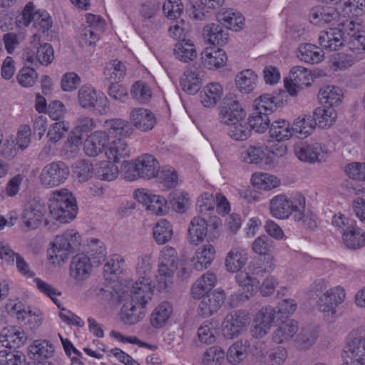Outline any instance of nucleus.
Instances as JSON below:
<instances>
[{
  "instance_id": "1",
  "label": "nucleus",
  "mask_w": 365,
  "mask_h": 365,
  "mask_svg": "<svg viewBox=\"0 0 365 365\" xmlns=\"http://www.w3.org/2000/svg\"><path fill=\"white\" fill-rule=\"evenodd\" d=\"M153 294L152 286L149 279L135 283L130 290L131 300L124 304L120 310V319L128 324L138 322L145 315V306Z\"/></svg>"
},
{
  "instance_id": "2",
  "label": "nucleus",
  "mask_w": 365,
  "mask_h": 365,
  "mask_svg": "<svg viewBox=\"0 0 365 365\" xmlns=\"http://www.w3.org/2000/svg\"><path fill=\"white\" fill-rule=\"evenodd\" d=\"M81 245V235L74 230H67L62 235L56 236L52 247L48 251L53 264L60 265L68 256L78 250Z\"/></svg>"
},
{
  "instance_id": "3",
  "label": "nucleus",
  "mask_w": 365,
  "mask_h": 365,
  "mask_svg": "<svg viewBox=\"0 0 365 365\" xmlns=\"http://www.w3.org/2000/svg\"><path fill=\"white\" fill-rule=\"evenodd\" d=\"M48 207L51 217L61 223L73 220L78 210L75 197L66 189L55 192Z\"/></svg>"
},
{
  "instance_id": "4",
  "label": "nucleus",
  "mask_w": 365,
  "mask_h": 365,
  "mask_svg": "<svg viewBox=\"0 0 365 365\" xmlns=\"http://www.w3.org/2000/svg\"><path fill=\"white\" fill-rule=\"evenodd\" d=\"M127 170L125 178L129 181H133L142 178L150 179L155 177L160 172V164L158 160L150 154H143L135 160L134 163H129L125 165Z\"/></svg>"
},
{
  "instance_id": "5",
  "label": "nucleus",
  "mask_w": 365,
  "mask_h": 365,
  "mask_svg": "<svg viewBox=\"0 0 365 365\" xmlns=\"http://www.w3.org/2000/svg\"><path fill=\"white\" fill-rule=\"evenodd\" d=\"M305 208V197L301 194L288 198L284 195L274 197L269 202L272 215L278 219H286L298 209Z\"/></svg>"
},
{
  "instance_id": "6",
  "label": "nucleus",
  "mask_w": 365,
  "mask_h": 365,
  "mask_svg": "<svg viewBox=\"0 0 365 365\" xmlns=\"http://www.w3.org/2000/svg\"><path fill=\"white\" fill-rule=\"evenodd\" d=\"M342 365H364L365 364V336L357 330L351 331L342 356Z\"/></svg>"
},
{
  "instance_id": "7",
  "label": "nucleus",
  "mask_w": 365,
  "mask_h": 365,
  "mask_svg": "<svg viewBox=\"0 0 365 365\" xmlns=\"http://www.w3.org/2000/svg\"><path fill=\"white\" fill-rule=\"evenodd\" d=\"M34 48H27L22 56L24 61L27 63H34L36 60L43 66H48L54 59L53 47L47 43H41L40 36L35 34L32 36L31 41Z\"/></svg>"
},
{
  "instance_id": "8",
  "label": "nucleus",
  "mask_w": 365,
  "mask_h": 365,
  "mask_svg": "<svg viewBox=\"0 0 365 365\" xmlns=\"http://www.w3.org/2000/svg\"><path fill=\"white\" fill-rule=\"evenodd\" d=\"M69 173V168L64 162H52L43 168L39 181L46 187H56L68 178Z\"/></svg>"
},
{
  "instance_id": "9",
  "label": "nucleus",
  "mask_w": 365,
  "mask_h": 365,
  "mask_svg": "<svg viewBox=\"0 0 365 365\" xmlns=\"http://www.w3.org/2000/svg\"><path fill=\"white\" fill-rule=\"evenodd\" d=\"M345 298V292L342 287H336L324 292L319 298V309L322 312L327 320L331 323L336 319V307Z\"/></svg>"
},
{
  "instance_id": "10",
  "label": "nucleus",
  "mask_w": 365,
  "mask_h": 365,
  "mask_svg": "<svg viewBox=\"0 0 365 365\" xmlns=\"http://www.w3.org/2000/svg\"><path fill=\"white\" fill-rule=\"evenodd\" d=\"M246 113L242 108L237 96L229 93L223 99L222 105L220 107L219 120L221 123L227 125H235L243 118Z\"/></svg>"
},
{
  "instance_id": "11",
  "label": "nucleus",
  "mask_w": 365,
  "mask_h": 365,
  "mask_svg": "<svg viewBox=\"0 0 365 365\" xmlns=\"http://www.w3.org/2000/svg\"><path fill=\"white\" fill-rule=\"evenodd\" d=\"M78 101L82 108L96 110L101 115L107 113L110 108L107 98L98 96L91 86L85 85L80 88L78 92Z\"/></svg>"
},
{
  "instance_id": "12",
  "label": "nucleus",
  "mask_w": 365,
  "mask_h": 365,
  "mask_svg": "<svg viewBox=\"0 0 365 365\" xmlns=\"http://www.w3.org/2000/svg\"><path fill=\"white\" fill-rule=\"evenodd\" d=\"M178 259L175 249L165 248L161 252L160 262L159 264V287L166 289L168 282L173 277L178 269Z\"/></svg>"
},
{
  "instance_id": "13",
  "label": "nucleus",
  "mask_w": 365,
  "mask_h": 365,
  "mask_svg": "<svg viewBox=\"0 0 365 365\" xmlns=\"http://www.w3.org/2000/svg\"><path fill=\"white\" fill-rule=\"evenodd\" d=\"M86 22L88 25L82 30L81 43L89 46H95L101 34L104 31L105 21L98 15L88 14Z\"/></svg>"
},
{
  "instance_id": "14",
  "label": "nucleus",
  "mask_w": 365,
  "mask_h": 365,
  "mask_svg": "<svg viewBox=\"0 0 365 365\" xmlns=\"http://www.w3.org/2000/svg\"><path fill=\"white\" fill-rule=\"evenodd\" d=\"M46 211L45 205L40 200L36 198L29 200L21 215L24 225L29 229L37 228L41 224Z\"/></svg>"
},
{
  "instance_id": "15",
  "label": "nucleus",
  "mask_w": 365,
  "mask_h": 365,
  "mask_svg": "<svg viewBox=\"0 0 365 365\" xmlns=\"http://www.w3.org/2000/svg\"><path fill=\"white\" fill-rule=\"evenodd\" d=\"M249 320L248 314L242 310L228 314L222 322V334L228 339L238 336Z\"/></svg>"
},
{
  "instance_id": "16",
  "label": "nucleus",
  "mask_w": 365,
  "mask_h": 365,
  "mask_svg": "<svg viewBox=\"0 0 365 365\" xmlns=\"http://www.w3.org/2000/svg\"><path fill=\"white\" fill-rule=\"evenodd\" d=\"M294 154L301 161L313 163L324 158V149L321 143L299 142L294 145Z\"/></svg>"
},
{
  "instance_id": "17",
  "label": "nucleus",
  "mask_w": 365,
  "mask_h": 365,
  "mask_svg": "<svg viewBox=\"0 0 365 365\" xmlns=\"http://www.w3.org/2000/svg\"><path fill=\"white\" fill-rule=\"evenodd\" d=\"M289 75L290 80H284V88H286L285 91L292 96L297 95V88H303L311 85V73L302 66H293L290 70Z\"/></svg>"
},
{
  "instance_id": "18",
  "label": "nucleus",
  "mask_w": 365,
  "mask_h": 365,
  "mask_svg": "<svg viewBox=\"0 0 365 365\" xmlns=\"http://www.w3.org/2000/svg\"><path fill=\"white\" fill-rule=\"evenodd\" d=\"M135 197L153 215H162L167 212V200L163 197L151 195L142 189L135 192Z\"/></svg>"
},
{
  "instance_id": "19",
  "label": "nucleus",
  "mask_w": 365,
  "mask_h": 365,
  "mask_svg": "<svg viewBox=\"0 0 365 365\" xmlns=\"http://www.w3.org/2000/svg\"><path fill=\"white\" fill-rule=\"evenodd\" d=\"M225 300L223 291L215 290L203 296L197 307V313L202 317H208L215 314Z\"/></svg>"
},
{
  "instance_id": "20",
  "label": "nucleus",
  "mask_w": 365,
  "mask_h": 365,
  "mask_svg": "<svg viewBox=\"0 0 365 365\" xmlns=\"http://www.w3.org/2000/svg\"><path fill=\"white\" fill-rule=\"evenodd\" d=\"M286 91L279 90L274 92L272 94H263L258 97L254 101L255 110L263 112V113H273L278 107L283 105L284 96H286Z\"/></svg>"
},
{
  "instance_id": "21",
  "label": "nucleus",
  "mask_w": 365,
  "mask_h": 365,
  "mask_svg": "<svg viewBox=\"0 0 365 365\" xmlns=\"http://www.w3.org/2000/svg\"><path fill=\"white\" fill-rule=\"evenodd\" d=\"M130 120L132 126L142 132L151 130L156 124L155 115L144 108L133 109L130 113Z\"/></svg>"
},
{
  "instance_id": "22",
  "label": "nucleus",
  "mask_w": 365,
  "mask_h": 365,
  "mask_svg": "<svg viewBox=\"0 0 365 365\" xmlns=\"http://www.w3.org/2000/svg\"><path fill=\"white\" fill-rule=\"evenodd\" d=\"M340 29H333L329 31L322 32L319 37L320 46L329 51H336L342 46L344 41L348 42V37L344 31V23Z\"/></svg>"
},
{
  "instance_id": "23",
  "label": "nucleus",
  "mask_w": 365,
  "mask_h": 365,
  "mask_svg": "<svg viewBox=\"0 0 365 365\" xmlns=\"http://www.w3.org/2000/svg\"><path fill=\"white\" fill-rule=\"evenodd\" d=\"M339 13L336 9L329 6H316L309 12V21L316 25L334 24L338 21Z\"/></svg>"
},
{
  "instance_id": "24",
  "label": "nucleus",
  "mask_w": 365,
  "mask_h": 365,
  "mask_svg": "<svg viewBox=\"0 0 365 365\" xmlns=\"http://www.w3.org/2000/svg\"><path fill=\"white\" fill-rule=\"evenodd\" d=\"M108 136L104 131H96L91 134L84 141L83 150L89 157H96L101 153L108 143Z\"/></svg>"
},
{
  "instance_id": "25",
  "label": "nucleus",
  "mask_w": 365,
  "mask_h": 365,
  "mask_svg": "<svg viewBox=\"0 0 365 365\" xmlns=\"http://www.w3.org/2000/svg\"><path fill=\"white\" fill-rule=\"evenodd\" d=\"M344 32L347 35L351 48L365 50V30L361 29L360 24L347 20L344 22Z\"/></svg>"
},
{
  "instance_id": "26",
  "label": "nucleus",
  "mask_w": 365,
  "mask_h": 365,
  "mask_svg": "<svg viewBox=\"0 0 365 365\" xmlns=\"http://www.w3.org/2000/svg\"><path fill=\"white\" fill-rule=\"evenodd\" d=\"M92 270L90 258L83 254L74 256L72 259L70 271L71 275L76 280H84L88 278Z\"/></svg>"
},
{
  "instance_id": "27",
  "label": "nucleus",
  "mask_w": 365,
  "mask_h": 365,
  "mask_svg": "<svg viewBox=\"0 0 365 365\" xmlns=\"http://www.w3.org/2000/svg\"><path fill=\"white\" fill-rule=\"evenodd\" d=\"M217 21L226 29L238 31L243 28L245 18L232 9L220 11L216 15Z\"/></svg>"
},
{
  "instance_id": "28",
  "label": "nucleus",
  "mask_w": 365,
  "mask_h": 365,
  "mask_svg": "<svg viewBox=\"0 0 365 365\" xmlns=\"http://www.w3.org/2000/svg\"><path fill=\"white\" fill-rule=\"evenodd\" d=\"M207 222L201 217H195L190 222L187 240L190 243L197 245L202 242L207 233Z\"/></svg>"
},
{
  "instance_id": "29",
  "label": "nucleus",
  "mask_w": 365,
  "mask_h": 365,
  "mask_svg": "<svg viewBox=\"0 0 365 365\" xmlns=\"http://www.w3.org/2000/svg\"><path fill=\"white\" fill-rule=\"evenodd\" d=\"M104 127L110 135L119 138H129L134 131L131 123L122 118L106 120Z\"/></svg>"
},
{
  "instance_id": "30",
  "label": "nucleus",
  "mask_w": 365,
  "mask_h": 365,
  "mask_svg": "<svg viewBox=\"0 0 365 365\" xmlns=\"http://www.w3.org/2000/svg\"><path fill=\"white\" fill-rule=\"evenodd\" d=\"M202 62L208 69L223 67L227 61L226 53L222 49L206 48L202 53Z\"/></svg>"
},
{
  "instance_id": "31",
  "label": "nucleus",
  "mask_w": 365,
  "mask_h": 365,
  "mask_svg": "<svg viewBox=\"0 0 365 365\" xmlns=\"http://www.w3.org/2000/svg\"><path fill=\"white\" fill-rule=\"evenodd\" d=\"M95 125L92 118L81 117L78 118L76 127L73 130L71 135L68 138L67 143L78 146L81 143L83 134L91 131Z\"/></svg>"
},
{
  "instance_id": "32",
  "label": "nucleus",
  "mask_w": 365,
  "mask_h": 365,
  "mask_svg": "<svg viewBox=\"0 0 365 365\" xmlns=\"http://www.w3.org/2000/svg\"><path fill=\"white\" fill-rule=\"evenodd\" d=\"M297 57L305 63L316 64L324 58L321 48L312 43H302L297 48Z\"/></svg>"
},
{
  "instance_id": "33",
  "label": "nucleus",
  "mask_w": 365,
  "mask_h": 365,
  "mask_svg": "<svg viewBox=\"0 0 365 365\" xmlns=\"http://www.w3.org/2000/svg\"><path fill=\"white\" fill-rule=\"evenodd\" d=\"M129 154L130 149L128 145L121 138L112 141L106 151L108 158L115 163H120L123 160L124 163L128 164V163L125 160V158L129 157Z\"/></svg>"
},
{
  "instance_id": "34",
  "label": "nucleus",
  "mask_w": 365,
  "mask_h": 365,
  "mask_svg": "<svg viewBox=\"0 0 365 365\" xmlns=\"http://www.w3.org/2000/svg\"><path fill=\"white\" fill-rule=\"evenodd\" d=\"M216 282L215 275L210 272L204 274L200 278L196 280L192 285L191 294L195 299H201L215 286Z\"/></svg>"
},
{
  "instance_id": "35",
  "label": "nucleus",
  "mask_w": 365,
  "mask_h": 365,
  "mask_svg": "<svg viewBox=\"0 0 365 365\" xmlns=\"http://www.w3.org/2000/svg\"><path fill=\"white\" fill-rule=\"evenodd\" d=\"M269 135L277 142L290 139L294 135L293 127L285 120H274L269 126Z\"/></svg>"
},
{
  "instance_id": "36",
  "label": "nucleus",
  "mask_w": 365,
  "mask_h": 365,
  "mask_svg": "<svg viewBox=\"0 0 365 365\" xmlns=\"http://www.w3.org/2000/svg\"><path fill=\"white\" fill-rule=\"evenodd\" d=\"M222 95L221 85L218 83H210L204 88L203 93H200V102L205 107H214L221 100Z\"/></svg>"
},
{
  "instance_id": "37",
  "label": "nucleus",
  "mask_w": 365,
  "mask_h": 365,
  "mask_svg": "<svg viewBox=\"0 0 365 365\" xmlns=\"http://www.w3.org/2000/svg\"><path fill=\"white\" fill-rule=\"evenodd\" d=\"M204 38L212 45L223 46L228 41V34L219 24H209L202 31Z\"/></svg>"
},
{
  "instance_id": "38",
  "label": "nucleus",
  "mask_w": 365,
  "mask_h": 365,
  "mask_svg": "<svg viewBox=\"0 0 365 365\" xmlns=\"http://www.w3.org/2000/svg\"><path fill=\"white\" fill-rule=\"evenodd\" d=\"M247 255L245 250L236 247L232 249L227 255L225 266L231 272H238L246 264Z\"/></svg>"
},
{
  "instance_id": "39",
  "label": "nucleus",
  "mask_w": 365,
  "mask_h": 365,
  "mask_svg": "<svg viewBox=\"0 0 365 365\" xmlns=\"http://www.w3.org/2000/svg\"><path fill=\"white\" fill-rule=\"evenodd\" d=\"M337 117L336 110L331 106L324 105L317 108L313 112L312 118L317 125L322 128H329L334 124Z\"/></svg>"
},
{
  "instance_id": "40",
  "label": "nucleus",
  "mask_w": 365,
  "mask_h": 365,
  "mask_svg": "<svg viewBox=\"0 0 365 365\" xmlns=\"http://www.w3.org/2000/svg\"><path fill=\"white\" fill-rule=\"evenodd\" d=\"M318 336V331L314 327H302L294 339V345L299 350H307L316 342Z\"/></svg>"
},
{
  "instance_id": "41",
  "label": "nucleus",
  "mask_w": 365,
  "mask_h": 365,
  "mask_svg": "<svg viewBox=\"0 0 365 365\" xmlns=\"http://www.w3.org/2000/svg\"><path fill=\"white\" fill-rule=\"evenodd\" d=\"M298 330L297 322L291 319L282 322L274 331L272 340L277 344L289 341Z\"/></svg>"
},
{
  "instance_id": "42",
  "label": "nucleus",
  "mask_w": 365,
  "mask_h": 365,
  "mask_svg": "<svg viewBox=\"0 0 365 365\" xmlns=\"http://www.w3.org/2000/svg\"><path fill=\"white\" fill-rule=\"evenodd\" d=\"M1 336L5 338L1 340L6 348L16 349L24 344L26 341V336L24 331H19L14 327L10 329H4L1 332Z\"/></svg>"
},
{
  "instance_id": "43",
  "label": "nucleus",
  "mask_w": 365,
  "mask_h": 365,
  "mask_svg": "<svg viewBox=\"0 0 365 365\" xmlns=\"http://www.w3.org/2000/svg\"><path fill=\"white\" fill-rule=\"evenodd\" d=\"M250 344L247 340H239L228 349L227 359L232 364H238L247 356Z\"/></svg>"
},
{
  "instance_id": "44",
  "label": "nucleus",
  "mask_w": 365,
  "mask_h": 365,
  "mask_svg": "<svg viewBox=\"0 0 365 365\" xmlns=\"http://www.w3.org/2000/svg\"><path fill=\"white\" fill-rule=\"evenodd\" d=\"M173 312L172 305L167 302L160 304L153 311L150 316V323L155 328L163 327Z\"/></svg>"
},
{
  "instance_id": "45",
  "label": "nucleus",
  "mask_w": 365,
  "mask_h": 365,
  "mask_svg": "<svg viewBox=\"0 0 365 365\" xmlns=\"http://www.w3.org/2000/svg\"><path fill=\"white\" fill-rule=\"evenodd\" d=\"M174 54L180 61L187 63L196 58L197 51L195 45L190 40H187L175 44Z\"/></svg>"
},
{
  "instance_id": "46",
  "label": "nucleus",
  "mask_w": 365,
  "mask_h": 365,
  "mask_svg": "<svg viewBox=\"0 0 365 365\" xmlns=\"http://www.w3.org/2000/svg\"><path fill=\"white\" fill-rule=\"evenodd\" d=\"M155 241L158 245H164L173 237V229L170 223L165 219L159 220L153 229Z\"/></svg>"
},
{
  "instance_id": "47",
  "label": "nucleus",
  "mask_w": 365,
  "mask_h": 365,
  "mask_svg": "<svg viewBox=\"0 0 365 365\" xmlns=\"http://www.w3.org/2000/svg\"><path fill=\"white\" fill-rule=\"evenodd\" d=\"M257 76L251 70H245L236 76V86L242 93H250L255 86Z\"/></svg>"
},
{
  "instance_id": "48",
  "label": "nucleus",
  "mask_w": 365,
  "mask_h": 365,
  "mask_svg": "<svg viewBox=\"0 0 365 365\" xmlns=\"http://www.w3.org/2000/svg\"><path fill=\"white\" fill-rule=\"evenodd\" d=\"M94 173L101 180L112 181L118 175V167L110 161H101L96 165Z\"/></svg>"
},
{
  "instance_id": "49",
  "label": "nucleus",
  "mask_w": 365,
  "mask_h": 365,
  "mask_svg": "<svg viewBox=\"0 0 365 365\" xmlns=\"http://www.w3.org/2000/svg\"><path fill=\"white\" fill-rule=\"evenodd\" d=\"M251 181L255 187L263 190H271L280 184L279 180L276 176L262 173L253 174Z\"/></svg>"
},
{
  "instance_id": "50",
  "label": "nucleus",
  "mask_w": 365,
  "mask_h": 365,
  "mask_svg": "<svg viewBox=\"0 0 365 365\" xmlns=\"http://www.w3.org/2000/svg\"><path fill=\"white\" fill-rule=\"evenodd\" d=\"M215 256V250L212 245H205L196 252L197 261L194 263V267L197 270L206 269L213 261Z\"/></svg>"
},
{
  "instance_id": "51",
  "label": "nucleus",
  "mask_w": 365,
  "mask_h": 365,
  "mask_svg": "<svg viewBox=\"0 0 365 365\" xmlns=\"http://www.w3.org/2000/svg\"><path fill=\"white\" fill-rule=\"evenodd\" d=\"M342 95L338 87L328 86L319 90L318 98L322 104L334 108L341 102Z\"/></svg>"
},
{
  "instance_id": "52",
  "label": "nucleus",
  "mask_w": 365,
  "mask_h": 365,
  "mask_svg": "<svg viewBox=\"0 0 365 365\" xmlns=\"http://www.w3.org/2000/svg\"><path fill=\"white\" fill-rule=\"evenodd\" d=\"M126 70V66L123 62L115 59L106 63L103 74L108 79L117 82L124 78Z\"/></svg>"
},
{
  "instance_id": "53",
  "label": "nucleus",
  "mask_w": 365,
  "mask_h": 365,
  "mask_svg": "<svg viewBox=\"0 0 365 365\" xmlns=\"http://www.w3.org/2000/svg\"><path fill=\"white\" fill-rule=\"evenodd\" d=\"M264 150H267V146L260 145H250L241 153L242 160L249 164H258L265 157Z\"/></svg>"
},
{
  "instance_id": "54",
  "label": "nucleus",
  "mask_w": 365,
  "mask_h": 365,
  "mask_svg": "<svg viewBox=\"0 0 365 365\" xmlns=\"http://www.w3.org/2000/svg\"><path fill=\"white\" fill-rule=\"evenodd\" d=\"M180 86L187 94L194 95L199 91L201 81L196 73L187 71L180 78Z\"/></svg>"
},
{
  "instance_id": "55",
  "label": "nucleus",
  "mask_w": 365,
  "mask_h": 365,
  "mask_svg": "<svg viewBox=\"0 0 365 365\" xmlns=\"http://www.w3.org/2000/svg\"><path fill=\"white\" fill-rule=\"evenodd\" d=\"M342 240L349 249L356 250L365 244V235L360 228L356 227L350 232L343 233Z\"/></svg>"
},
{
  "instance_id": "56",
  "label": "nucleus",
  "mask_w": 365,
  "mask_h": 365,
  "mask_svg": "<svg viewBox=\"0 0 365 365\" xmlns=\"http://www.w3.org/2000/svg\"><path fill=\"white\" fill-rule=\"evenodd\" d=\"M317 125L316 120L310 115H303L298 117L294 122L293 130L294 133L304 135L311 134Z\"/></svg>"
},
{
  "instance_id": "57",
  "label": "nucleus",
  "mask_w": 365,
  "mask_h": 365,
  "mask_svg": "<svg viewBox=\"0 0 365 365\" xmlns=\"http://www.w3.org/2000/svg\"><path fill=\"white\" fill-rule=\"evenodd\" d=\"M125 268V260L119 255H113L105 264L104 274L111 279L112 275L118 276L123 274Z\"/></svg>"
},
{
  "instance_id": "58",
  "label": "nucleus",
  "mask_w": 365,
  "mask_h": 365,
  "mask_svg": "<svg viewBox=\"0 0 365 365\" xmlns=\"http://www.w3.org/2000/svg\"><path fill=\"white\" fill-rule=\"evenodd\" d=\"M270 120L268 117V113H263V112L255 111L250 116L248 119V124L250 128L253 129L255 132L262 133L269 128Z\"/></svg>"
},
{
  "instance_id": "59",
  "label": "nucleus",
  "mask_w": 365,
  "mask_h": 365,
  "mask_svg": "<svg viewBox=\"0 0 365 365\" xmlns=\"http://www.w3.org/2000/svg\"><path fill=\"white\" fill-rule=\"evenodd\" d=\"M130 94L139 103H147L151 98V90L145 83L138 81L133 84Z\"/></svg>"
},
{
  "instance_id": "60",
  "label": "nucleus",
  "mask_w": 365,
  "mask_h": 365,
  "mask_svg": "<svg viewBox=\"0 0 365 365\" xmlns=\"http://www.w3.org/2000/svg\"><path fill=\"white\" fill-rule=\"evenodd\" d=\"M229 126L228 135L231 138L235 140H245L250 135L251 130L250 127L247 126L245 118H243L242 121L235 125H230Z\"/></svg>"
},
{
  "instance_id": "61",
  "label": "nucleus",
  "mask_w": 365,
  "mask_h": 365,
  "mask_svg": "<svg viewBox=\"0 0 365 365\" xmlns=\"http://www.w3.org/2000/svg\"><path fill=\"white\" fill-rule=\"evenodd\" d=\"M304 210V209H303ZM294 220L301 222L302 225L307 230H314L318 227L319 221L317 217L312 212L304 213L302 209H298L294 214Z\"/></svg>"
},
{
  "instance_id": "62",
  "label": "nucleus",
  "mask_w": 365,
  "mask_h": 365,
  "mask_svg": "<svg viewBox=\"0 0 365 365\" xmlns=\"http://www.w3.org/2000/svg\"><path fill=\"white\" fill-rule=\"evenodd\" d=\"M38 78L36 70L30 66L23 67L18 73L16 79L19 83L25 88L31 87Z\"/></svg>"
},
{
  "instance_id": "63",
  "label": "nucleus",
  "mask_w": 365,
  "mask_h": 365,
  "mask_svg": "<svg viewBox=\"0 0 365 365\" xmlns=\"http://www.w3.org/2000/svg\"><path fill=\"white\" fill-rule=\"evenodd\" d=\"M274 249V241L268 236L262 235L252 243L253 251L260 255H269Z\"/></svg>"
},
{
  "instance_id": "64",
  "label": "nucleus",
  "mask_w": 365,
  "mask_h": 365,
  "mask_svg": "<svg viewBox=\"0 0 365 365\" xmlns=\"http://www.w3.org/2000/svg\"><path fill=\"white\" fill-rule=\"evenodd\" d=\"M224 356L225 352L221 347L211 346L204 353L202 363L204 365H219Z\"/></svg>"
}]
</instances>
